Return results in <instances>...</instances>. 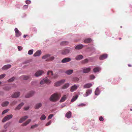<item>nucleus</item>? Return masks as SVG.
<instances>
[{"instance_id": "obj_49", "label": "nucleus", "mask_w": 132, "mask_h": 132, "mask_svg": "<svg viewBox=\"0 0 132 132\" xmlns=\"http://www.w3.org/2000/svg\"><path fill=\"white\" fill-rule=\"evenodd\" d=\"M85 105V104L83 103H81L80 104H79L78 105L79 106H84Z\"/></svg>"}, {"instance_id": "obj_11", "label": "nucleus", "mask_w": 132, "mask_h": 132, "mask_svg": "<svg viewBox=\"0 0 132 132\" xmlns=\"http://www.w3.org/2000/svg\"><path fill=\"white\" fill-rule=\"evenodd\" d=\"M91 68L90 67L87 68H83V69L82 71L84 73H87L90 71Z\"/></svg>"}, {"instance_id": "obj_6", "label": "nucleus", "mask_w": 132, "mask_h": 132, "mask_svg": "<svg viewBox=\"0 0 132 132\" xmlns=\"http://www.w3.org/2000/svg\"><path fill=\"white\" fill-rule=\"evenodd\" d=\"M71 50V48H68L65 49L63 50L61 52V53L63 55L69 53Z\"/></svg>"}, {"instance_id": "obj_17", "label": "nucleus", "mask_w": 132, "mask_h": 132, "mask_svg": "<svg viewBox=\"0 0 132 132\" xmlns=\"http://www.w3.org/2000/svg\"><path fill=\"white\" fill-rule=\"evenodd\" d=\"M11 65L8 64L4 65L2 68V69L4 70H7L10 68L11 67Z\"/></svg>"}, {"instance_id": "obj_10", "label": "nucleus", "mask_w": 132, "mask_h": 132, "mask_svg": "<svg viewBox=\"0 0 132 132\" xmlns=\"http://www.w3.org/2000/svg\"><path fill=\"white\" fill-rule=\"evenodd\" d=\"M34 93V91H32L30 92L26 95V97L27 98H29L32 96L33 95Z\"/></svg>"}, {"instance_id": "obj_7", "label": "nucleus", "mask_w": 132, "mask_h": 132, "mask_svg": "<svg viewBox=\"0 0 132 132\" xmlns=\"http://www.w3.org/2000/svg\"><path fill=\"white\" fill-rule=\"evenodd\" d=\"M20 94L19 92H15L14 93L12 94L11 97L12 98H15L18 97Z\"/></svg>"}, {"instance_id": "obj_52", "label": "nucleus", "mask_w": 132, "mask_h": 132, "mask_svg": "<svg viewBox=\"0 0 132 132\" xmlns=\"http://www.w3.org/2000/svg\"><path fill=\"white\" fill-rule=\"evenodd\" d=\"M77 58H83V56L81 55H79L77 56Z\"/></svg>"}, {"instance_id": "obj_30", "label": "nucleus", "mask_w": 132, "mask_h": 132, "mask_svg": "<svg viewBox=\"0 0 132 132\" xmlns=\"http://www.w3.org/2000/svg\"><path fill=\"white\" fill-rule=\"evenodd\" d=\"M78 97V96L77 95H76L75 96H73L72 99L71 100V102H73L75 101L76 99Z\"/></svg>"}, {"instance_id": "obj_16", "label": "nucleus", "mask_w": 132, "mask_h": 132, "mask_svg": "<svg viewBox=\"0 0 132 132\" xmlns=\"http://www.w3.org/2000/svg\"><path fill=\"white\" fill-rule=\"evenodd\" d=\"M31 119H29L27 120L25 122L22 123L21 126H25L29 124V123L31 121Z\"/></svg>"}, {"instance_id": "obj_33", "label": "nucleus", "mask_w": 132, "mask_h": 132, "mask_svg": "<svg viewBox=\"0 0 132 132\" xmlns=\"http://www.w3.org/2000/svg\"><path fill=\"white\" fill-rule=\"evenodd\" d=\"M95 94L96 95H98L99 94V90L98 88H97L95 92Z\"/></svg>"}, {"instance_id": "obj_13", "label": "nucleus", "mask_w": 132, "mask_h": 132, "mask_svg": "<svg viewBox=\"0 0 132 132\" xmlns=\"http://www.w3.org/2000/svg\"><path fill=\"white\" fill-rule=\"evenodd\" d=\"M42 53V52L40 50H38L34 54V57L39 56Z\"/></svg>"}, {"instance_id": "obj_63", "label": "nucleus", "mask_w": 132, "mask_h": 132, "mask_svg": "<svg viewBox=\"0 0 132 132\" xmlns=\"http://www.w3.org/2000/svg\"><path fill=\"white\" fill-rule=\"evenodd\" d=\"M119 40H120V39H121V38H119Z\"/></svg>"}, {"instance_id": "obj_55", "label": "nucleus", "mask_w": 132, "mask_h": 132, "mask_svg": "<svg viewBox=\"0 0 132 132\" xmlns=\"http://www.w3.org/2000/svg\"><path fill=\"white\" fill-rule=\"evenodd\" d=\"M74 80L76 81H78L79 80V79L77 78H74Z\"/></svg>"}, {"instance_id": "obj_28", "label": "nucleus", "mask_w": 132, "mask_h": 132, "mask_svg": "<svg viewBox=\"0 0 132 132\" xmlns=\"http://www.w3.org/2000/svg\"><path fill=\"white\" fill-rule=\"evenodd\" d=\"M9 104V102L8 101H6L3 103L2 105L3 106H6L7 105Z\"/></svg>"}, {"instance_id": "obj_58", "label": "nucleus", "mask_w": 132, "mask_h": 132, "mask_svg": "<svg viewBox=\"0 0 132 132\" xmlns=\"http://www.w3.org/2000/svg\"><path fill=\"white\" fill-rule=\"evenodd\" d=\"M82 58H76L77 60H80Z\"/></svg>"}, {"instance_id": "obj_29", "label": "nucleus", "mask_w": 132, "mask_h": 132, "mask_svg": "<svg viewBox=\"0 0 132 132\" xmlns=\"http://www.w3.org/2000/svg\"><path fill=\"white\" fill-rule=\"evenodd\" d=\"M66 99V96L65 95L62 97V98H61V100H60V102H63L64 101H65V100Z\"/></svg>"}, {"instance_id": "obj_48", "label": "nucleus", "mask_w": 132, "mask_h": 132, "mask_svg": "<svg viewBox=\"0 0 132 132\" xmlns=\"http://www.w3.org/2000/svg\"><path fill=\"white\" fill-rule=\"evenodd\" d=\"M99 119L100 121H103L104 120V119L102 116H100V117Z\"/></svg>"}, {"instance_id": "obj_14", "label": "nucleus", "mask_w": 132, "mask_h": 132, "mask_svg": "<svg viewBox=\"0 0 132 132\" xmlns=\"http://www.w3.org/2000/svg\"><path fill=\"white\" fill-rule=\"evenodd\" d=\"M23 102H22L20 104H19L15 108V110H19L21 108V107L24 105Z\"/></svg>"}, {"instance_id": "obj_60", "label": "nucleus", "mask_w": 132, "mask_h": 132, "mask_svg": "<svg viewBox=\"0 0 132 132\" xmlns=\"http://www.w3.org/2000/svg\"><path fill=\"white\" fill-rule=\"evenodd\" d=\"M128 65L129 67H131L132 66V65L130 64H128Z\"/></svg>"}, {"instance_id": "obj_2", "label": "nucleus", "mask_w": 132, "mask_h": 132, "mask_svg": "<svg viewBox=\"0 0 132 132\" xmlns=\"http://www.w3.org/2000/svg\"><path fill=\"white\" fill-rule=\"evenodd\" d=\"M51 81L47 78H44L40 82V84L41 87H44L46 86V84H50Z\"/></svg>"}, {"instance_id": "obj_41", "label": "nucleus", "mask_w": 132, "mask_h": 132, "mask_svg": "<svg viewBox=\"0 0 132 132\" xmlns=\"http://www.w3.org/2000/svg\"><path fill=\"white\" fill-rule=\"evenodd\" d=\"M90 78L91 79H94L95 78V76L93 75H92L90 76Z\"/></svg>"}, {"instance_id": "obj_35", "label": "nucleus", "mask_w": 132, "mask_h": 132, "mask_svg": "<svg viewBox=\"0 0 132 132\" xmlns=\"http://www.w3.org/2000/svg\"><path fill=\"white\" fill-rule=\"evenodd\" d=\"M46 118V117L44 114H43L40 118V119L41 120H44Z\"/></svg>"}, {"instance_id": "obj_23", "label": "nucleus", "mask_w": 132, "mask_h": 132, "mask_svg": "<svg viewBox=\"0 0 132 132\" xmlns=\"http://www.w3.org/2000/svg\"><path fill=\"white\" fill-rule=\"evenodd\" d=\"M71 60L70 58H64L62 61V63H65L70 61Z\"/></svg>"}, {"instance_id": "obj_62", "label": "nucleus", "mask_w": 132, "mask_h": 132, "mask_svg": "<svg viewBox=\"0 0 132 132\" xmlns=\"http://www.w3.org/2000/svg\"><path fill=\"white\" fill-rule=\"evenodd\" d=\"M2 84L1 82L0 81V85H1Z\"/></svg>"}, {"instance_id": "obj_25", "label": "nucleus", "mask_w": 132, "mask_h": 132, "mask_svg": "<svg viewBox=\"0 0 132 132\" xmlns=\"http://www.w3.org/2000/svg\"><path fill=\"white\" fill-rule=\"evenodd\" d=\"M42 105V104L40 103H39L37 104L35 107V108L36 109H38Z\"/></svg>"}, {"instance_id": "obj_37", "label": "nucleus", "mask_w": 132, "mask_h": 132, "mask_svg": "<svg viewBox=\"0 0 132 132\" xmlns=\"http://www.w3.org/2000/svg\"><path fill=\"white\" fill-rule=\"evenodd\" d=\"M108 57V55L106 54H105L101 56L100 58H107Z\"/></svg>"}, {"instance_id": "obj_5", "label": "nucleus", "mask_w": 132, "mask_h": 132, "mask_svg": "<svg viewBox=\"0 0 132 132\" xmlns=\"http://www.w3.org/2000/svg\"><path fill=\"white\" fill-rule=\"evenodd\" d=\"M13 115L12 114L9 115L5 116L2 120V122H4L6 121H7L10 119L12 118Z\"/></svg>"}, {"instance_id": "obj_9", "label": "nucleus", "mask_w": 132, "mask_h": 132, "mask_svg": "<svg viewBox=\"0 0 132 132\" xmlns=\"http://www.w3.org/2000/svg\"><path fill=\"white\" fill-rule=\"evenodd\" d=\"M14 31L15 32V35L16 37H19L21 35V32H20L18 29L16 28H15Z\"/></svg>"}, {"instance_id": "obj_64", "label": "nucleus", "mask_w": 132, "mask_h": 132, "mask_svg": "<svg viewBox=\"0 0 132 132\" xmlns=\"http://www.w3.org/2000/svg\"><path fill=\"white\" fill-rule=\"evenodd\" d=\"M130 110H131V111H132V109H130Z\"/></svg>"}, {"instance_id": "obj_27", "label": "nucleus", "mask_w": 132, "mask_h": 132, "mask_svg": "<svg viewBox=\"0 0 132 132\" xmlns=\"http://www.w3.org/2000/svg\"><path fill=\"white\" fill-rule=\"evenodd\" d=\"M92 40L91 39L88 38L85 39L84 41V42L85 43H88L92 41Z\"/></svg>"}, {"instance_id": "obj_18", "label": "nucleus", "mask_w": 132, "mask_h": 132, "mask_svg": "<svg viewBox=\"0 0 132 132\" xmlns=\"http://www.w3.org/2000/svg\"><path fill=\"white\" fill-rule=\"evenodd\" d=\"M92 84L91 83H88L85 84L84 86V88H88L92 86Z\"/></svg>"}, {"instance_id": "obj_3", "label": "nucleus", "mask_w": 132, "mask_h": 132, "mask_svg": "<svg viewBox=\"0 0 132 132\" xmlns=\"http://www.w3.org/2000/svg\"><path fill=\"white\" fill-rule=\"evenodd\" d=\"M47 74L48 77H51V76H52V77L51 78L52 79L56 78L58 76L57 74L53 75L52 71H48L47 73Z\"/></svg>"}, {"instance_id": "obj_56", "label": "nucleus", "mask_w": 132, "mask_h": 132, "mask_svg": "<svg viewBox=\"0 0 132 132\" xmlns=\"http://www.w3.org/2000/svg\"><path fill=\"white\" fill-rule=\"evenodd\" d=\"M8 126V125L7 124L5 125L4 126V127L5 129H6Z\"/></svg>"}, {"instance_id": "obj_42", "label": "nucleus", "mask_w": 132, "mask_h": 132, "mask_svg": "<svg viewBox=\"0 0 132 132\" xmlns=\"http://www.w3.org/2000/svg\"><path fill=\"white\" fill-rule=\"evenodd\" d=\"M38 126V125L37 124H35L34 125H33L31 126V129L34 128L36 127H37Z\"/></svg>"}, {"instance_id": "obj_32", "label": "nucleus", "mask_w": 132, "mask_h": 132, "mask_svg": "<svg viewBox=\"0 0 132 132\" xmlns=\"http://www.w3.org/2000/svg\"><path fill=\"white\" fill-rule=\"evenodd\" d=\"M50 57V58H53L51 56V55L50 54H46L44 55L42 58H48Z\"/></svg>"}, {"instance_id": "obj_4", "label": "nucleus", "mask_w": 132, "mask_h": 132, "mask_svg": "<svg viewBox=\"0 0 132 132\" xmlns=\"http://www.w3.org/2000/svg\"><path fill=\"white\" fill-rule=\"evenodd\" d=\"M65 81V80L64 79H63L60 81H58L54 83V86L57 87L59 86L64 83Z\"/></svg>"}, {"instance_id": "obj_31", "label": "nucleus", "mask_w": 132, "mask_h": 132, "mask_svg": "<svg viewBox=\"0 0 132 132\" xmlns=\"http://www.w3.org/2000/svg\"><path fill=\"white\" fill-rule=\"evenodd\" d=\"M69 86V84L68 83H67L65 84L62 87V88L64 89L68 87Z\"/></svg>"}, {"instance_id": "obj_38", "label": "nucleus", "mask_w": 132, "mask_h": 132, "mask_svg": "<svg viewBox=\"0 0 132 132\" xmlns=\"http://www.w3.org/2000/svg\"><path fill=\"white\" fill-rule=\"evenodd\" d=\"M6 76V74L5 73H3L2 75H0V79H1L3 78Z\"/></svg>"}, {"instance_id": "obj_8", "label": "nucleus", "mask_w": 132, "mask_h": 132, "mask_svg": "<svg viewBox=\"0 0 132 132\" xmlns=\"http://www.w3.org/2000/svg\"><path fill=\"white\" fill-rule=\"evenodd\" d=\"M43 73L44 71L42 70L38 71L35 74V76L36 77H38L41 76Z\"/></svg>"}, {"instance_id": "obj_36", "label": "nucleus", "mask_w": 132, "mask_h": 132, "mask_svg": "<svg viewBox=\"0 0 132 132\" xmlns=\"http://www.w3.org/2000/svg\"><path fill=\"white\" fill-rule=\"evenodd\" d=\"M15 77H13L11 78L10 79H9L8 80V81L9 82H11L14 80L15 79Z\"/></svg>"}, {"instance_id": "obj_22", "label": "nucleus", "mask_w": 132, "mask_h": 132, "mask_svg": "<svg viewBox=\"0 0 132 132\" xmlns=\"http://www.w3.org/2000/svg\"><path fill=\"white\" fill-rule=\"evenodd\" d=\"M73 72V70H69L65 71V73L67 75H70Z\"/></svg>"}, {"instance_id": "obj_45", "label": "nucleus", "mask_w": 132, "mask_h": 132, "mask_svg": "<svg viewBox=\"0 0 132 132\" xmlns=\"http://www.w3.org/2000/svg\"><path fill=\"white\" fill-rule=\"evenodd\" d=\"M18 48L19 51H21L22 50V47L21 46H19L18 47Z\"/></svg>"}, {"instance_id": "obj_53", "label": "nucleus", "mask_w": 132, "mask_h": 132, "mask_svg": "<svg viewBox=\"0 0 132 132\" xmlns=\"http://www.w3.org/2000/svg\"><path fill=\"white\" fill-rule=\"evenodd\" d=\"M29 108V107H25L24 108V110H28Z\"/></svg>"}, {"instance_id": "obj_46", "label": "nucleus", "mask_w": 132, "mask_h": 132, "mask_svg": "<svg viewBox=\"0 0 132 132\" xmlns=\"http://www.w3.org/2000/svg\"><path fill=\"white\" fill-rule=\"evenodd\" d=\"M53 116V114H52L50 115L48 118V119H51Z\"/></svg>"}, {"instance_id": "obj_39", "label": "nucleus", "mask_w": 132, "mask_h": 132, "mask_svg": "<svg viewBox=\"0 0 132 132\" xmlns=\"http://www.w3.org/2000/svg\"><path fill=\"white\" fill-rule=\"evenodd\" d=\"M68 42L66 41H64L62 42L61 43V45H67L68 44Z\"/></svg>"}, {"instance_id": "obj_26", "label": "nucleus", "mask_w": 132, "mask_h": 132, "mask_svg": "<svg viewBox=\"0 0 132 132\" xmlns=\"http://www.w3.org/2000/svg\"><path fill=\"white\" fill-rule=\"evenodd\" d=\"M83 47V45H79L76 46L75 48L76 49L79 50L82 48Z\"/></svg>"}, {"instance_id": "obj_57", "label": "nucleus", "mask_w": 132, "mask_h": 132, "mask_svg": "<svg viewBox=\"0 0 132 132\" xmlns=\"http://www.w3.org/2000/svg\"><path fill=\"white\" fill-rule=\"evenodd\" d=\"M54 58H49V59H47V60H45L46 61H47L48 60H53V59Z\"/></svg>"}, {"instance_id": "obj_43", "label": "nucleus", "mask_w": 132, "mask_h": 132, "mask_svg": "<svg viewBox=\"0 0 132 132\" xmlns=\"http://www.w3.org/2000/svg\"><path fill=\"white\" fill-rule=\"evenodd\" d=\"M17 101H13L11 103V105H14L17 103Z\"/></svg>"}, {"instance_id": "obj_34", "label": "nucleus", "mask_w": 132, "mask_h": 132, "mask_svg": "<svg viewBox=\"0 0 132 132\" xmlns=\"http://www.w3.org/2000/svg\"><path fill=\"white\" fill-rule=\"evenodd\" d=\"M34 50L33 49L29 51L28 52V54L29 55H31L32 54Z\"/></svg>"}, {"instance_id": "obj_21", "label": "nucleus", "mask_w": 132, "mask_h": 132, "mask_svg": "<svg viewBox=\"0 0 132 132\" xmlns=\"http://www.w3.org/2000/svg\"><path fill=\"white\" fill-rule=\"evenodd\" d=\"M30 78L29 76H23L21 77V79L24 80H26Z\"/></svg>"}, {"instance_id": "obj_50", "label": "nucleus", "mask_w": 132, "mask_h": 132, "mask_svg": "<svg viewBox=\"0 0 132 132\" xmlns=\"http://www.w3.org/2000/svg\"><path fill=\"white\" fill-rule=\"evenodd\" d=\"M28 7V6L26 5H25L23 6V9H27Z\"/></svg>"}, {"instance_id": "obj_20", "label": "nucleus", "mask_w": 132, "mask_h": 132, "mask_svg": "<svg viewBox=\"0 0 132 132\" xmlns=\"http://www.w3.org/2000/svg\"><path fill=\"white\" fill-rule=\"evenodd\" d=\"M71 112L70 111H69L65 114V117L68 118H70L71 116Z\"/></svg>"}, {"instance_id": "obj_12", "label": "nucleus", "mask_w": 132, "mask_h": 132, "mask_svg": "<svg viewBox=\"0 0 132 132\" xmlns=\"http://www.w3.org/2000/svg\"><path fill=\"white\" fill-rule=\"evenodd\" d=\"M28 118V117L27 116H24L21 118L19 121V122L20 123H21L23 121H25L26 119Z\"/></svg>"}, {"instance_id": "obj_47", "label": "nucleus", "mask_w": 132, "mask_h": 132, "mask_svg": "<svg viewBox=\"0 0 132 132\" xmlns=\"http://www.w3.org/2000/svg\"><path fill=\"white\" fill-rule=\"evenodd\" d=\"M31 1L29 0H26V3L27 4H29L31 3Z\"/></svg>"}, {"instance_id": "obj_54", "label": "nucleus", "mask_w": 132, "mask_h": 132, "mask_svg": "<svg viewBox=\"0 0 132 132\" xmlns=\"http://www.w3.org/2000/svg\"><path fill=\"white\" fill-rule=\"evenodd\" d=\"M10 89V88L9 87H7L5 88V89L6 90H9Z\"/></svg>"}, {"instance_id": "obj_51", "label": "nucleus", "mask_w": 132, "mask_h": 132, "mask_svg": "<svg viewBox=\"0 0 132 132\" xmlns=\"http://www.w3.org/2000/svg\"><path fill=\"white\" fill-rule=\"evenodd\" d=\"M51 121H49V122H47V123H46V126H48V125H50L51 124Z\"/></svg>"}, {"instance_id": "obj_19", "label": "nucleus", "mask_w": 132, "mask_h": 132, "mask_svg": "<svg viewBox=\"0 0 132 132\" xmlns=\"http://www.w3.org/2000/svg\"><path fill=\"white\" fill-rule=\"evenodd\" d=\"M101 70V68L99 67H97L93 69V71L94 72H99Z\"/></svg>"}, {"instance_id": "obj_24", "label": "nucleus", "mask_w": 132, "mask_h": 132, "mask_svg": "<svg viewBox=\"0 0 132 132\" xmlns=\"http://www.w3.org/2000/svg\"><path fill=\"white\" fill-rule=\"evenodd\" d=\"M92 92V90L91 89H89L86 91L85 94L86 96H88L89 95L91 94Z\"/></svg>"}, {"instance_id": "obj_59", "label": "nucleus", "mask_w": 132, "mask_h": 132, "mask_svg": "<svg viewBox=\"0 0 132 132\" xmlns=\"http://www.w3.org/2000/svg\"><path fill=\"white\" fill-rule=\"evenodd\" d=\"M27 36V35H24L23 36V37L24 38H26Z\"/></svg>"}, {"instance_id": "obj_1", "label": "nucleus", "mask_w": 132, "mask_h": 132, "mask_svg": "<svg viewBox=\"0 0 132 132\" xmlns=\"http://www.w3.org/2000/svg\"><path fill=\"white\" fill-rule=\"evenodd\" d=\"M60 96V94L54 93L51 96L50 99L51 101H56L59 99Z\"/></svg>"}, {"instance_id": "obj_15", "label": "nucleus", "mask_w": 132, "mask_h": 132, "mask_svg": "<svg viewBox=\"0 0 132 132\" xmlns=\"http://www.w3.org/2000/svg\"><path fill=\"white\" fill-rule=\"evenodd\" d=\"M77 86L76 85H74L71 87L70 89V91L72 92H73L74 91L77 89Z\"/></svg>"}, {"instance_id": "obj_44", "label": "nucleus", "mask_w": 132, "mask_h": 132, "mask_svg": "<svg viewBox=\"0 0 132 132\" xmlns=\"http://www.w3.org/2000/svg\"><path fill=\"white\" fill-rule=\"evenodd\" d=\"M8 110H4L2 112V114H4L6 113H7L8 112Z\"/></svg>"}, {"instance_id": "obj_40", "label": "nucleus", "mask_w": 132, "mask_h": 132, "mask_svg": "<svg viewBox=\"0 0 132 132\" xmlns=\"http://www.w3.org/2000/svg\"><path fill=\"white\" fill-rule=\"evenodd\" d=\"M88 60L87 59H85L84 60L82 61V63H85L88 62Z\"/></svg>"}, {"instance_id": "obj_61", "label": "nucleus", "mask_w": 132, "mask_h": 132, "mask_svg": "<svg viewBox=\"0 0 132 132\" xmlns=\"http://www.w3.org/2000/svg\"><path fill=\"white\" fill-rule=\"evenodd\" d=\"M3 132H5L6 131V130H4V131L3 130Z\"/></svg>"}]
</instances>
